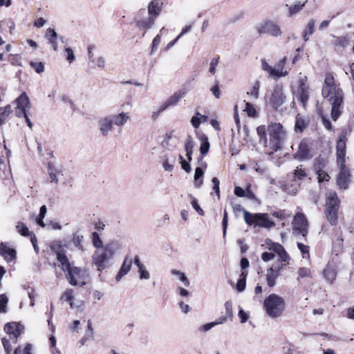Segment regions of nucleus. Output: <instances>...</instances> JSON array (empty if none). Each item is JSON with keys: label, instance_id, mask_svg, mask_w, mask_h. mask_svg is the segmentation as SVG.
Listing matches in <instances>:
<instances>
[{"label": "nucleus", "instance_id": "2f4dec72", "mask_svg": "<svg viewBox=\"0 0 354 354\" xmlns=\"http://www.w3.org/2000/svg\"><path fill=\"white\" fill-rule=\"evenodd\" d=\"M207 116L201 114L199 112H196L191 120L192 125L197 129L201 123L207 122Z\"/></svg>", "mask_w": 354, "mask_h": 354}, {"label": "nucleus", "instance_id": "79ce46f5", "mask_svg": "<svg viewBox=\"0 0 354 354\" xmlns=\"http://www.w3.org/2000/svg\"><path fill=\"white\" fill-rule=\"evenodd\" d=\"M92 243L93 246L97 249H100L101 248H104L103 242L101 240L97 232H94L92 233Z\"/></svg>", "mask_w": 354, "mask_h": 354}, {"label": "nucleus", "instance_id": "a878e982", "mask_svg": "<svg viewBox=\"0 0 354 354\" xmlns=\"http://www.w3.org/2000/svg\"><path fill=\"white\" fill-rule=\"evenodd\" d=\"M315 31V21L313 19H310L305 26L302 32V39L304 41L309 39V37Z\"/></svg>", "mask_w": 354, "mask_h": 354}, {"label": "nucleus", "instance_id": "4d7b16f0", "mask_svg": "<svg viewBox=\"0 0 354 354\" xmlns=\"http://www.w3.org/2000/svg\"><path fill=\"white\" fill-rule=\"evenodd\" d=\"M244 111H246L248 115L250 117H254L256 115V110L254 106L249 102L245 103V108Z\"/></svg>", "mask_w": 354, "mask_h": 354}, {"label": "nucleus", "instance_id": "7c9ffc66", "mask_svg": "<svg viewBox=\"0 0 354 354\" xmlns=\"http://www.w3.org/2000/svg\"><path fill=\"white\" fill-rule=\"evenodd\" d=\"M84 240V236L82 235L80 232L77 231L73 234L72 243L73 244L80 250L84 251V246L82 242Z\"/></svg>", "mask_w": 354, "mask_h": 354}, {"label": "nucleus", "instance_id": "a18cd8bd", "mask_svg": "<svg viewBox=\"0 0 354 354\" xmlns=\"http://www.w3.org/2000/svg\"><path fill=\"white\" fill-rule=\"evenodd\" d=\"M171 272L172 274H179V280L183 283L185 287H188L189 286V281L183 272L177 270H172Z\"/></svg>", "mask_w": 354, "mask_h": 354}, {"label": "nucleus", "instance_id": "c85d7f7f", "mask_svg": "<svg viewBox=\"0 0 354 354\" xmlns=\"http://www.w3.org/2000/svg\"><path fill=\"white\" fill-rule=\"evenodd\" d=\"M56 256L57 259L62 265V269L64 272H66L71 267L68 259L64 253L58 251L56 252Z\"/></svg>", "mask_w": 354, "mask_h": 354}, {"label": "nucleus", "instance_id": "f03ea898", "mask_svg": "<svg viewBox=\"0 0 354 354\" xmlns=\"http://www.w3.org/2000/svg\"><path fill=\"white\" fill-rule=\"evenodd\" d=\"M263 307L269 317L277 318L282 315L285 309V301L281 297L271 294L265 299Z\"/></svg>", "mask_w": 354, "mask_h": 354}, {"label": "nucleus", "instance_id": "473e14b6", "mask_svg": "<svg viewBox=\"0 0 354 354\" xmlns=\"http://www.w3.org/2000/svg\"><path fill=\"white\" fill-rule=\"evenodd\" d=\"M308 122L298 115L296 118L295 130L297 133H302L304 130L307 127Z\"/></svg>", "mask_w": 354, "mask_h": 354}, {"label": "nucleus", "instance_id": "f704fd0d", "mask_svg": "<svg viewBox=\"0 0 354 354\" xmlns=\"http://www.w3.org/2000/svg\"><path fill=\"white\" fill-rule=\"evenodd\" d=\"M323 274L325 279L330 283H333L336 278V272L335 269L329 266H327L324 270Z\"/></svg>", "mask_w": 354, "mask_h": 354}, {"label": "nucleus", "instance_id": "6e6552de", "mask_svg": "<svg viewBox=\"0 0 354 354\" xmlns=\"http://www.w3.org/2000/svg\"><path fill=\"white\" fill-rule=\"evenodd\" d=\"M255 28L259 35L266 34L274 37H281L282 35L280 26L272 20L263 21Z\"/></svg>", "mask_w": 354, "mask_h": 354}, {"label": "nucleus", "instance_id": "2eb2a0df", "mask_svg": "<svg viewBox=\"0 0 354 354\" xmlns=\"http://www.w3.org/2000/svg\"><path fill=\"white\" fill-rule=\"evenodd\" d=\"M307 177V173L303 165H299L294 170L292 174L293 181L295 183V187L290 191L292 194L297 192L298 187H300V182Z\"/></svg>", "mask_w": 354, "mask_h": 354}, {"label": "nucleus", "instance_id": "ea45409f", "mask_svg": "<svg viewBox=\"0 0 354 354\" xmlns=\"http://www.w3.org/2000/svg\"><path fill=\"white\" fill-rule=\"evenodd\" d=\"M11 112L12 110L10 105L0 107V127L5 123L7 117Z\"/></svg>", "mask_w": 354, "mask_h": 354}, {"label": "nucleus", "instance_id": "c756f323", "mask_svg": "<svg viewBox=\"0 0 354 354\" xmlns=\"http://www.w3.org/2000/svg\"><path fill=\"white\" fill-rule=\"evenodd\" d=\"M113 118V123L118 127H122L125 124L127 120L129 119L128 113L121 112L118 115H111Z\"/></svg>", "mask_w": 354, "mask_h": 354}, {"label": "nucleus", "instance_id": "6ab92c4d", "mask_svg": "<svg viewBox=\"0 0 354 354\" xmlns=\"http://www.w3.org/2000/svg\"><path fill=\"white\" fill-rule=\"evenodd\" d=\"M17 104V109L21 112V114H25L30 108V100L25 92L22 93L16 100Z\"/></svg>", "mask_w": 354, "mask_h": 354}, {"label": "nucleus", "instance_id": "13d9d810", "mask_svg": "<svg viewBox=\"0 0 354 354\" xmlns=\"http://www.w3.org/2000/svg\"><path fill=\"white\" fill-rule=\"evenodd\" d=\"M219 58H212L209 63V71L212 75H214L216 73V67L218 64Z\"/></svg>", "mask_w": 354, "mask_h": 354}, {"label": "nucleus", "instance_id": "a19ab883", "mask_svg": "<svg viewBox=\"0 0 354 354\" xmlns=\"http://www.w3.org/2000/svg\"><path fill=\"white\" fill-rule=\"evenodd\" d=\"M244 220L249 225H256V214H252L246 210H243Z\"/></svg>", "mask_w": 354, "mask_h": 354}, {"label": "nucleus", "instance_id": "69168bd1", "mask_svg": "<svg viewBox=\"0 0 354 354\" xmlns=\"http://www.w3.org/2000/svg\"><path fill=\"white\" fill-rule=\"evenodd\" d=\"M322 124H323L324 127L327 130H329V131L333 130V127L331 124V122H330V120L328 118H326V116L322 115Z\"/></svg>", "mask_w": 354, "mask_h": 354}, {"label": "nucleus", "instance_id": "49530a36", "mask_svg": "<svg viewBox=\"0 0 354 354\" xmlns=\"http://www.w3.org/2000/svg\"><path fill=\"white\" fill-rule=\"evenodd\" d=\"M194 147V142L191 136H188L185 140V149L186 152H193V149Z\"/></svg>", "mask_w": 354, "mask_h": 354}, {"label": "nucleus", "instance_id": "09e8293b", "mask_svg": "<svg viewBox=\"0 0 354 354\" xmlns=\"http://www.w3.org/2000/svg\"><path fill=\"white\" fill-rule=\"evenodd\" d=\"M242 275L243 276V278H241L238 280L236 283V290L239 292H243L246 286V280H245V276L246 274H244V273H242Z\"/></svg>", "mask_w": 354, "mask_h": 354}, {"label": "nucleus", "instance_id": "f257e3e1", "mask_svg": "<svg viewBox=\"0 0 354 354\" xmlns=\"http://www.w3.org/2000/svg\"><path fill=\"white\" fill-rule=\"evenodd\" d=\"M322 94L324 98L328 99L331 105V118L336 121L344 109V92L339 84H335L331 73H327L325 75Z\"/></svg>", "mask_w": 354, "mask_h": 354}, {"label": "nucleus", "instance_id": "a211bd4d", "mask_svg": "<svg viewBox=\"0 0 354 354\" xmlns=\"http://www.w3.org/2000/svg\"><path fill=\"white\" fill-rule=\"evenodd\" d=\"M338 167L340 169V172L337 180V185L339 188L346 189L350 182V174L348 170L346 167L345 163H344V166L338 165Z\"/></svg>", "mask_w": 354, "mask_h": 354}, {"label": "nucleus", "instance_id": "aec40b11", "mask_svg": "<svg viewBox=\"0 0 354 354\" xmlns=\"http://www.w3.org/2000/svg\"><path fill=\"white\" fill-rule=\"evenodd\" d=\"M133 262V260L129 259L128 257H126L124 259L122 264V266L115 277V280L118 282L120 281L122 279V278L130 271Z\"/></svg>", "mask_w": 354, "mask_h": 354}, {"label": "nucleus", "instance_id": "8fccbe9b", "mask_svg": "<svg viewBox=\"0 0 354 354\" xmlns=\"http://www.w3.org/2000/svg\"><path fill=\"white\" fill-rule=\"evenodd\" d=\"M190 198H192V201H191V203H192V205L193 207V208L197 212V213L201 216H203L204 214V212L203 210L201 208V207L199 206L198 203V201L196 198H195L194 196H192V195L189 196Z\"/></svg>", "mask_w": 354, "mask_h": 354}, {"label": "nucleus", "instance_id": "58836bf2", "mask_svg": "<svg viewBox=\"0 0 354 354\" xmlns=\"http://www.w3.org/2000/svg\"><path fill=\"white\" fill-rule=\"evenodd\" d=\"M48 171L50 176V182L57 184L59 180L57 176L56 175V172H58L59 171L56 169V167L52 163H48Z\"/></svg>", "mask_w": 354, "mask_h": 354}, {"label": "nucleus", "instance_id": "9b49d317", "mask_svg": "<svg viewBox=\"0 0 354 354\" xmlns=\"http://www.w3.org/2000/svg\"><path fill=\"white\" fill-rule=\"evenodd\" d=\"M187 91L185 88H181L176 91L164 103L161 104L158 112H162L169 106H176L180 102V100L185 95Z\"/></svg>", "mask_w": 354, "mask_h": 354}, {"label": "nucleus", "instance_id": "0e129e2a", "mask_svg": "<svg viewBox=\"0 0 354 354\" xmlns=\"http://www.w3.org/2000/svg\"><path fill=\"white\" fill-rule=\"evenodd\" d=\"M212 182L214 185L213 189L215 191L218 197H220V188H219V180L217 178L214 177L212 180Z\"/></svg>", "mask_w": 354, "mask_h": 354}, {"label": "nucleus", "instance_id": "680f3d73", "mask_svg": "<svg viewBox=\"0 0 354 354\" xmlns=\"http://www.w3.org/2000/svg\"><path fill=\"white\" fill-rule=\"evenodd\" d=\"M225 313H226L227 317L232 318L233 316V312H232V304L230 301H227L225 302Z\"/></svg>", "mask_w": 354, "mask_h": 354}, {"label": "nucleus", "instance_id": "5fc2aeb1", "mask_svg": "<svg viewBox=\"0 0 354 354\" xmlns=\"http://www.w3.org/2000/svg\"><path fill=\"white\" fill-rule=\"evenodd\" d=\"M73 291L72 290H67L64 292L63 295L62 296V299H65L67 301L70 302L71 306H73L72 301L73 299Z\"/></svg>", "mask_w": 354, "mask_h": 354}, {"label": "nucleus", "instance_id": "e433bc0d", "mask_svg": "<svg viewBox=\"0 0 354 354\" xmlns=\"http://www.w3.org/2000/svg\"><path fill=\"white\" fill-rule=\"evenodd\" d=\"M335 46L339 47V48H345L347 46H348L350 43V37L348 35L341 37H335Z\"/></svg>", "mask_w": 354, "mask_h": 354}, {"label": "nucleus", "instance_id": "dca6fc26", "mask_svg": "<svg viewBox=\"0 0 354 354\" xmlns=\"http://www.w3.org/2000/svg\"><path fill=\"white\" fill-rule=\"evenodd\" d=\"M306 76L299 80V86L297 90V97L305 106L308 101L309 91L308 86L304 82L306 80Z\"/></svg>", "mask_w": 354, "mask_h": 354}, {"label": "nucleus", "instance_id": "774afa93", "mask_svg": "<svg viewBox=\"0 0 354 354\" xmlns=\"http://www.w3.org/2000/svg\"><path fill=\"white\" fill-rule=\"evenodd\" d=\"M160 43V35H158L154 37V39L152 41L151 53L156 50Z\"/></svg>", "mask_w": 354, "mask_h": 354}, {"label": "nucleus", "instance_id": "5701e85b", "mask_svg": "<svg viewBox=\"0 0 354 354\" xmlns=\"http://www.w3.org/2000/svg\"><path fill=\"white\" fill-rule=\"evenodd\" d=\"M134 264L138 268V272L140 274V279H149L150 278V274L146 269L145 265L140 261L139 256L136 255L133 260Z\"/></svg>", "mask_w": 354, "mask_h": 354}, {"label": "nucleus", "instance_id": "cd10ccee", "mask_svg": "<svg viewBox=\"0 0 354 354\" xmlns=\"http://www.w3.org/2000/svg\"><path fill=\"white\" fill-rule=\"evenodd\" d=\"M197 136L201 141L200 152L205 156L208 153L210 147L208 138L203 133L198 134Z\"/></svg>", "mask_w": 354, "mask_h": 354}, {"label": "nucleus", "instance_id": "423d86ee", "mask_svg": "<svg viewBox=\"0 0 354 354\" xmlns=\"http://www.w3.org/2000/svg\"><path fill=\"white\" fill-rule=\"evenodd\" d=\"M270 240H267L266 243L269 245L268 249L270 250V252H265L261 255V259L263 261L268 262L269 261L272 260L274 258V254L272 252H275L279 257L281 261L288 263L290 260V256L285 250L284 248L279 243H271Z\"/></svg>", "mask_w": 354, "mask_h": 354}, {"label": "nucleus", "instance_id": "4be33fe9", "mask_svg": "<svg viewBox=\"0 0 354 354\" xmlns=\"http://www.w3.org/2000/svg\"><path fill=\"white\" fill-rule=\"evenodd\" d=\"M261 227L269 228L273 227L274 223L270 221L268 215L266 214H256V225Z\"/></svg>", "mask_w": 354, "mask_h": 354}, {"label": "nucleus", "instance_id": "bf43d9fd", "mask_svg": "<svg viewBox=\"0 0 354 354\" xmlns=\"http://www.w3.org/2000/svg\"><path fill=\"white\" fill-rule=\"evenodd\" d=\"M310 270L308 268H300L298 270L299 277L305 278L310 276Z\"/></svg>", "mask_w": 354, "mask_h": 354}, {"label": "nucleus", "instance_id": "f8f14e48", "mask_svg": "<svg viewBox=\"0 0 354 354\" xmlns=\"http://www.w3.org/2000/svg\"><path fill=\"white\" fill-rule=\"evenodd\" d=\"M313 157L310 148L305 141H301L299 145L297 151L293 154V158L299 161L310 160Z\"/></svg>", "mask_w": 354, "mask_h": 354}, {"label": "nucleus", "instance_id": "9d476101", "mask_svg": "<svg viewBox=\"0 0 354 354\" xmlns=\"http://www.w3.org/2000/svg\"><path fill=\"white\" fill-rule=\"evenodd\" d=\"M286 96L283 94L282 86L277 84L269 98V104L274 110H277L285 102Z\"/></svg>", "mask_w": 354, "mask_h": 354}, {"label": "nucleus", "instance_id": "864d4df0", "mask_svg": "<svg viewBox=\"0 0 354 354\" xmlns=\"http://www.w3.org/2000/svg\"><path fill=\"white\" fill-rule=\"evenodd\" d=\"M287 74H288V72L286 71L283 73L282 70L277 68L276 66L274 68H272V69L270 70V75L271 76H274V77H277L286 76Z\"/></svg>", "mask_w": 354, "mask_h": 354}, {"label": "nucleus", "instance_id": "393cba45", "mask_svg": "<svg viewBox=\"0 0 354 354\" xmlns=\"http://www.w3.org/2000/svg\"><path fill=\"white\" fill-rule=\"evenodd\" d=\"M5 330L7 333L12 335L14 341L17 340V338L21 335V326L15 323H8L6 324Z\"/></svg>", "mask_w": 354, "mask_h": 354}, {"label": "nucleus", "instance_id": "c9c22d12", "mask_svg": "<svg viewBox=\"0 0 354 354\" xmlns=\"http://www.w3.org/2000/svg\"><path fill=\"white\" fill-rule=\"evenodd\" d=\"M306 1H307L306 0L303 3L298 2L294 5L290 6L288 8V17H292L294 15H295L297 13L300 12L304 7Z\"/></svg>", "mask_w": 354, "mask_h": 354}, {"label": "nucleus", "instance_id": "c03bdc74", "mask_svg": "<svg viewBox=\"0 0 354 354\" xmlns=\"http://www.w3.org/2000/svg\"><path fill=\"white\" fill-rule=\"evenodd\" d=\"M260 88V83L259 81H257L250 91L247 93L248 95H250L254 99H257L259 97V91Z\"/></svg>", "mask_w": 354, "mask_h": 354}, {"label": "nucleus", "instance_id": "412c9836", "mask_svg": "<svg viewBox=\"0 0 354 354\" xmlns=\"http://www.w3.org/2000/svg\"><path fill=\"white\" fill-rule=\"evenodd\" d=\"M281 268H270L266 274V282L269 287H274L276 284V279L279 276Z\"/></svg>", "mask_w": 354, "mask_h": 354}, {"label": "nucleus", "instance_id": "4c0bfd02", "mask_svg": "<svg viewBox=\"0 0 354 354\" xmlns=\"http://www.w3.org/2000/svg\"><path fill=\"white\" fill-rule=\"evenodd\" d=\"M257 134L259 137V143L263 145V146H267V138L266 133V127L265 126H259L257 129Z\"/></svg>", "mask_w": 354, "mask_h": 354}, {"label": "nucleus", "instance_id": "bb28decb", "mask_svg": "<svg viewBox=\"0 0 354 354\" xmlns=\"http://www.w3.org/2000/svg\"><path fill=\"white\" fill-rule=\"evenodd\" d=\"M0 254L5 258L7 261H11L16 258L17 255V252L15 249L8 248L3 243H2Z\"/></svg>", "mask_w": 354, "mask_h": 354}, {"label": "nucleus", "instance_id": "7ed1b4c3", "mask_svg": "<svg viewBox=\"0 0 354 354\" xmlns=\"http://www.w3.org/2000/svg\"><path fill=\"white\" fill-rule=\"evenodd\" d=\"M112 244H106L104 248L96 250L92 255V261L97 270L101 271L106 268L107 263L114 255Z\"/></svg>", "mask_w": 354, "mask_h": 354}, {"label": "nucleus", "instance_id": "de8ad7c7", "mask_svg": "<svg viewBox=\"0 0 354 354\" xmlns=\"http://www.w3.org/2000/svg\"><path fill=\"white\" fill-rule=\"evenodd\" d=\"M8 299L5 294L0 295V313L6 312V306Z\"/></svg>", "mask_w": 354, "mask_h": 354}, {"label": "nucleus", "instance_id": "0eeeda50", "mask_svg": "<svg viewBox=\"0 0 354 354\" xmlns=\"http://www.w3.org/2000/svg\"><path fill=\"white\" fill-rule=\"evenodd\" d=\"M162 2L160 0H153L150 2L148 6L149 18L139 22L140 26L145 28H149L154 23L155 19L161 12Z\"/></svg>", "mask_w": 354, "mask_h": 354}, {"label": "nucleus", "instance_id": "ddd939ff", "mask_svg": "<svg viewBox=\"0 0 354 354\" xmlns=\"http://www.w3.org/2000/svg\"><path fill=\"white\" fill-rule=\"evenodd\" d=\"M113 118L110 115L103 117L98 121L99 130L103 136H107L113 130Z\"/></svg>", "mask_w": 354, "mask_h": 354}, {"label": "nucleus", "instance_id": "37998d69", "mask_svg": "<svg viewBox=\"0 0 354 354\" xmlns=\"http://www.w3.org/2000/svg\"><path fill=\"white\" fill-rule=\"evenodd\" d=\"M17 232L24 236H28L31 232H29L27 226L22 222H18L16 225Z\"/></svg>", "mask_w": 354, "mask_h": 354}, {"label": "nucleus", "instance_id": "6e6d98bb", "mask_svg": "<svg viewBox=\"0 0 354 354\" xmlns=\"http://www.w3.org/2000/svg\"><path fill=\"white\" fill-rule=\"evenodd\" d=\"M245 197L252 201H256L257 198L251 189V185H248L245 189Z\"/></svg>", "mask_w": 354, "mask_h": 354}, {"label": "nucleus", "instance_id": "1a4fd4ad", "mask_svg": "<svg viewBox=\"0 0 354 354\" xmlns=\"http://www.w3.org/2000/svg\"><path fill=\"white\" fill-rule=\"evenodd\" d=\"M308 221L301 213H297L292 222L294 233L306 236L308 234Z\"/></svg>", "mask_w": 354, "mask_h": 354}, {"label": "nucleus", "instance_id": "e2e57ef3", "mask_svg": "<svg viewBox=\"0 0 354 354\" xmlns=\"http://www.w3.org/2000/svg\"><path fill=\"white\" fill-rule=\"evenodd\" d=\"M65 51L67 53V57H66L67 60L70 63L73 62L75 60V54H74L73 50H72V48H69V47H67V48H65Z\"/></svg>", "mask_w": 354, "mask_h": 354}, {"label": "nucleus", "instance_id": "3c124183", "mask_svg": "<svg viewBox=\"0 0 354 354\" xmlns=\"http://www.w3.org/2000/svg\"><path fill=\"white\" fill-rule=\"evenodd\" d=\"M30 65L31 66L32 68H33L35 69V71L37 73H41L44 72V63H42L41 62H30Z\"/></svg>", "mask_w": 354, "mask_h": 354}, {"label": "nucleus", "instance_id": "b1692460", "mask_svg": "<svg viewBox=\"0 0 354 354\" xmlns=\"http://www.w3.org/2000/svg\"><path fill=\"white\" fill-rule=\"evenodd\" d=\"M45 37L48 41V43L52 45L53 50L55 51H57L58 48V44L57 41L58 35L56 31L53 28H48L46 30Z\"/></svg>", "mask_w": 354, "mask_h": 354}, {"label": "nucleus", "instance_id": "20e7f679", "mask_svg": "<svg viewBox=\"0 0 354 354\" xmlns=\"http://www.w3.org/2000/svg\"><path fill=\"white\" fill-rule=\"evenodd\" d=\"M339 206V200L335 192L330 190L327 193L326 216L331 225H335L337 221V212Z\"/></svg>", "mask_w": 354, "mask_h": 354}, {"label": "nucleus", "instance_id": "603ef678", "mask_svg": "<svg viewBox=\"0 0 354 354\" xmlns=\"http://www.w3.org/2000/svg\"><path fill=\"white\" fill-rule=\"evenodd\" d=\"M315 169L317 170L319 182L328 181L329 180L330 176L325 171L321 169H317V167L315 168Z\"/></svg>", "mask_w": 354, "mask_h": 354}, {"label": "nucleus", "instance_id": "052dcab7", "mask_svg": "<svg viewBox=\"0 0 354 354\" xmlns=\"http://www.w3.org/2000/svg\"><path fill=\"white\" fill-rule=\"evenodd\" d=\"M180 163L181 164L182 168L187 172L189 173L191 171V166L189 162L186 161L182 156H179Z\"/></svg>", "mask_w": 354, "mask_h": 354}, {"label": "nucleus", "instance_id": "39448f33", "mask_svg": "<svg viewBox=\"0 0 354 354\" xmlns=\"http://www.w3.org/2000/svg\"><path fill=\"white\" fill-rule=\"evenodd\" d=\"M270 134V147L274 151L281 148V143L285 137L283 126L280 123H272L268 127Z\"/></svg>", "mask_w": 354, "mask_h": 354}, {"label": "nucleus", "instance_id": "338daca9", "mask_svg": "<svg viewBox=\"0 0 354 354\" xmlns=\"http://www.w3.org/2000/svg\"><path fill=\"white\" fill-rule=\"evenodd\" d=\"M238 316L240 318L241 322L242 324L245 323L249 317L248 315L242 308L239 310Z\"/></svg>", "mask_w": 354, "mask_h": 354}, {"label": "nucleus", "instance_id": "72a5a7b5", "mask_svg": "<svg viewBox=\"0 0 354 354\" xmlns=\"http://www.w3.org/2000/svg\"><path fill=\"white\" fill-rule=\"evenodd\" d=\"M203 175L204 172L201 167H198L195 169L194 185L196 188H200L202 186L203 181L201 178Z\"/></svg>", "mask_w": 354, "mask_h": 354}, {"label": "nucleus", "instance_id": "4468645a", "mask_svg": "<svg viewBox=\"0 0 354 354\" xmlns=\"http://www.w3.org/2000/svg\"><path fill=\"white\" fill-rule=\"evenodd\" d=\"M346 155V136L342 134L336 145V156L337 165L344 166Z\"/></svg>", "mask_w": 354, "mask_h": 354}, {"label": "nucleus", "instance_id": "f3484780", "mask_svg": "<svg viewBox=\"0 0 354 354\" xmlns=\"http://www.w3.org/2000/svg\"><path fill=\"white\" fill-rule=\"evenodd\" d=\"M65 272L67 280L72 286H77L78 281L82 278V270L77 267H71Z\"/></svg>", "mask_w": 354, "mask_h": 354}]
</instances>
